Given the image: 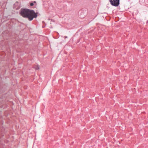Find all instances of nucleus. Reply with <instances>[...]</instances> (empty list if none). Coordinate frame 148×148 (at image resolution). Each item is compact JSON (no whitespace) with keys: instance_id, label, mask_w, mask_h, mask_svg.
<instances>
[{"instance_id":"obj_1","label":"nucleus","mask_w":148,"mask_h":148,"mask_svg":"<svg viewBox=\"0 0 148 148\" xmlns=\"http://www.w3.org/2000/svg\"><path fill=\"white\" fill-rule=\"evenodd\" d=\"M19 13L23 17L27 18L29 21L32 20L34 18H36L38 16L37 13H35L34 10L28 9L21 8Z\"/></svg>"},{"instance_id":"obj_2","label":"nucleus","mask_w":148,"mask_h":148,"mask_svg":"<svg viewBox=\"0 0 148 148\" xmlns=\"http://www.w3.org/2000/svg\"><path fill=\"white\" fill-rule=\"evenodd\" d=\"M111 4L114 6L117 7L120 4V0H109Z\"/></svg>"},{"instance_id":"obj_3","label":"nucleus","mask_w":148,"mask_h":148,"mask_svg":"<svg viewBox=\"0 0 148 148\" xmlns=\"http://www.w3.org/2000/svg\"><path fill=\"white\" fill-rule=\"evenodd\" d=\"M79 17L80 18H83L85 16V15L82 12V10H80L79 12Z\"/></svg>"},{"instance_id":"obj_4","label":"nucleus","mask_w":148,"mask_h":148,"mask_svg":"<svg viewBox=\"0 0 148 148\" xmlns=\"http://www.w3.org/2000/svg\"><path fill=\"white\" fill-rule=\"evenodd\" d=\"M34 68L36 70H38L39 69V66L38 65H37L34 66Z\"/></svg>"},{"instance_id":"obj_5","label":"nucleus","mask_w":148,"mask_h":148,"mask_svg":"<svg viewBox=\"0 0 148 148\" xmlns=\"http://www.w3.org/2000/svg\"><path fill=\"white\" fill-rule=\"evenodd\" d=\"M30 5L31 6H33L34 5V3L32 2L30 3Z\"/></svg>"},{"instance_id":"obj_6","label":"nucleus","mask_w":148,"mask_h":148,"mask_svg":"<svg viewBox=\"0 0 148 148\" xmlns=\"http://www.w3.org/2000/svg\"><path fill=\"white\" fill-rule=\"evenodd\" d=\"M64 38H67V36H65L64 37Z\"/></svg>"},{"instance_id":"obj_7","label":"nucleus","mask_w":148,"mask_h":148,"mask_svg":"<svg viewBox=\"0 0 148 148\" xmlns=\"http://www.w3.org/2000/svg\"><path fill=\"white\" fill-rule=\"evenodd\" d=\"M36 3V1H34V3Z\"/></svg>"}]
</instances>
